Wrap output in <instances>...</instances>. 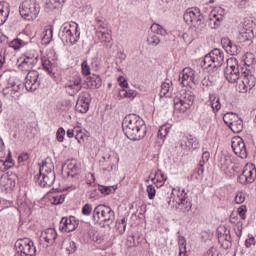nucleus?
I'll return each instance as SVG.
<instances>
[{
  "label": "nucleus",
  "instance_id": "f257e3e1",
  "mask_svg": "<svg viewBox=\"0 0 256 256\" xmlns=\"http://www.w3.org/2000/svg\"><path fill=\"white\" fill-rule=\"evenodd\" d=\"M124 134L131 141H141L147 135V127L143 118L136 114H128L122 122Z\"/></svg>",
  "mask_w": 256,
  "mask_h": 256
},
{
  "label": "nucleus",
  "instance_id": "f03ea898",
  "mask_svg": "<svg viewBox=\"0 0 256 256\" xmlns=\"http://www.w3.org/2000/svg\"><path fill=\"white\" fill-rule=\"evenodd\" d=\"M60 39L69 45H77L81 39V30L77 22H66L60 30Z\"/></svg>",
  "mask_w": 256,
  "mask_h": 256
},
{
  "label": "nucleus",
  "instance_id": "7ed1b4c3",
  "mask_svg": "<svg viewBox=\"0 0 256 256\" xmlns=\"http://www.w3.org/2000/svg\"><path fill=\"white\" fill-rule=\"evenodd\" d=\"M225 61V53L219 48L213 49L201 62V67L207 69L208 73L215 72Z\"/></svg>",
  "mask_w": 256,
  "mask_h": 256
},
{
  "label": "nucleus",
  "instance_id": "20e7f679",
  "mask_svg": "<svg viewBox=\"0 0 256 256\" xmlns=\"http://www.w3.org/2000/svg\"><path fill=\"white\" fill-rule=\"evenodd\" d=\"M194 101L195 95H193V92L180 90L173 99L175 113H186L191 109Z\"/></svg>",
  "mask_w": 256,
  "mask_h": 256
},
{
  "label": "nucleus",
  "instance_id": "39448f33",
  "mask_svg": "<svg viewBox=\"0 0 256 256\" xmlns=\"http://www.w3.org/2000/svg\"><path fill=\"white\" fill-rule=\"evenodd\" d=\"M255 85L256 78L253 70L247 67L242 68L240 80L236 85V91H238V93H247V91H251Z\"/></svg>",
  "mask_w": 256,
  "mask_h": 256
},
{
  "label": "nucleus",
  "instance_id": "423d86ee",
  "mask_svg": "<svg viewBox=\"0 0 256 256\" xmlns=\"http://www.w3.org/2000/svg\"><path fill=\"white\" fill-rule=\"evenodd\" d=\"M94 223H113L115 221V211L107 205L100 204L93 210Z\"/></svg>",
  "mask_w": 256,
  "mask_h": 256
},
{
  "label": "nucleus",
  "instance_id": "0eeeda50",
  "mask_svg": "<svg viewBox=\"0 0 256 256\" xmlns=\"http://www.w3.org/2000/svg\"><path fill=\"white\" fill-rule=\"evenodd\" d=\"M41 13V7L33 0H24L20 7V15L25 21H35Z\"/></svg>",
  "mask_w": 256,
  "mask_h": 256
},
{
  "label": "nucleus",
  "instance_id": "6e6552de",
  "mask_svg": "<svg viewBox=\"0 0 256 256\" xmlns=\"http://www.w3.org/2000/svg\"><path fill=\"white\" fill-rule=\"evenodd\" d=\"M205 16L201 13V9L197 7L188 8L184 12V21L187 25H191L194 29H201Z\"/></svg>",
  "mask_w": 256,
  "mask_h": 256
},
{
  "label": "nucleus",
  "instance_id": "1a4fd4ad",
  "mask_svg": "<svg viewBox=\"0 0 256 256\" xmlns=\"http://www.w3.org/2000/svg\"><path fill=\"white\" fill-rule=\"evenodd\" d=\"M224 77L229 83H237L240 80L239 61L235 57H231L226 61V68L224 70Z\"/></svg>",
  "mask_w": 256,
  "mask_h": 256
},
{
  "label": "nucleus",
  "instance_id": "9d476101",
  "mask_svg": "<svg viewBox=\"0 0 256 256\" xmlns=\"http://www.w3.org/2000/svg\"><path fill=\"white\" fill-rule=\"evenodd\" d=\"M15 249L20 256H35L37 248L33 240L29 238H20L15 242Z\"/></svg>",
  "mask_w": 256,
  "mask_h": 256
},
{
  "label": "nucleus",
  "instance_id": "9b49d317",
  "mask_svg": "<svg viewBox=\"0 0 256 256\" xmlns=\"http://www.w3.org/2000/svg\"><path fill=\"white\" fill-rule=\"evenodd\" d=\"M96 39L99 43H109L111 41V31L107 22L96 19Z\"/></svg>",
  "mask_w": 256,
  "mask_h": 256
},
{
  "label": "nucleus",
  "instance_id": "f8f14e48",
  "mask_svg": "<svg viewBox=\"0 0 256 256\" xmlns=\"http://www.w3.org/2000/svg\"><path fill=\"white\" fill-rule=\"evenodd\" d=\"M23 91V84L16 82H9L8 85L3 88L2 93L6 99L10 101H17L21 97Z\"/></svg>",
  "mask_w": 256,
  "mask_h": 256
},
{
  "label": "nucleus",
  "instance_id": "ddd939ff",
  "mask_svg": "<svg viewBox=\"0 0 256 256\" xmlns=\"http://www.w3.org/2000/svg\"><path fill=\"white\" fill-rule=\"evenodd\" d=\"M224 123L233 131V133H241L243 131V119L239 115L231 112L224 114Z\"/></svg>",
  "mask_w": 256,
  "mask_h": 256
},
{
  "label": "nucleus",
  "instance_id": "4468645a",
  "mask_svg": "<svg viewBox=\"0 0 256 256\" xmlns=\"http://www.w3.org/2000/svg\"><path fill=\"white\" fill-rule=\"evenodd\" d=\"M256 179V167L254 164H246L242 171V175L238 177L239 183L241 185H247L249 183H254Z\"/></svg>",
  "mask_w": 256,
  "mask_h": 256
},
{
  "label": "nucleus",
  "instance_id": "2eb2a0df",
  "mask_svg": "<svg viewBox=\"0 0 256 256\" xmlns=\"http://www.w3.org/2000/svg\"><path fill=\"white\" fill-rule=\"evenodd\" d=\"M179 81L182 87H189L191 83H197V72L191 67H186L182 70L179 76Z\"/></svg>",
  "mask_w": 256,
  "mask_h": 256
},
{
  "label": "nucleus",
  "instance_id": "dca6fc26",
  "mask_svg": "<svg viewBox=\"0 0 256 256\" xmlns=\"http://www.w3.org/2000/svg\"><path fill=\"white\" fill-rule=\"evenodd\" d=\"M15 174H4L0 177V191L2 193H11L15 189Z\"/></svg>",
  "mask_w": 256,
  "mask_h": 256
},
{
  "label": "nucleus",
  "instance_id": "f3484780",
  "mask_svg": "<svg viewBox=\"0 0 256 256\" xmlns=\"http://www.w3.org/2000/svg\"><path fill=\"white\" fill-rule=\"evenodd\" d=\"M41 82L39 81V72L36 70L29 71L26 75L25 88L27 91H37Z\"/></svg>",
  "mask_w": 256,
  "mask_h": 256
},
{
  "label": "nucleus",
  "instance_id": "a211bd4d",
  "mask_svg": "<svg viewBox=\"0 0 256 256\" xmlns=\"http://www.w3.org/2000/svg\"><path fill=\"white\" fill-rule=\"evenodd\" d=\"M179 145L182 151H195L199 149V139L193 135L183 136Z\"/></svg>",
  "mask_w": 256,
  "mask_h": 256
},
{
  "label": "nucleus",
  "instance_id": "6ab92c4d",
  "mask_svg": "<svg viewBox=\"0 0 256 256\" xmlns=\"http://www.w3.org/2000/svg\"><path fill=\"white\" fill-rule=\"evenodd\" d=\"M232 151L240 157V159H247V148L245 147V142L241 137H235L231 142Z\"/></svg>",
  "mask_w": 256,
  "mask_h": 256
},
{
  "label": "nucleus",
  "instance_id": "aec40b11",
  "mask_svg": "<svg viewBox=\"0 0 256 256\" xmlns=\"http://www.w3.org/2000/svg\"><path fill=\"white\" fill-rule=\"evenodd\" d=\"M218 243H220L222 249H230L233 239L231 238V231L225 227H220L217 231Z\"/></svg>",
  "mask_w": 256,
  "mask_h": 256
},
{
  "label": "nucleus",
  "instance_id": "412c9836",
  "mask_svg": "<svg viewBox=\"0 0 256 256\" xmlns=\"http://www.w3.org/2000/svg\"><path fill=\"white\" fill-rule=\"evenodd\" d=\"M89 103H91L89 93H80L75 106L76 111H78V113H87V111H89Z\"/></svg>",
  "mask_w": 256,
  "mask_h": 256
},
{
  "label": "nucleus",
  "instance_id": "4be33fe9",
  "mask_svg": "<svg viewBox=\"0 0 256 256\" xmlns=\"http://www.w3.org/2000/svg\"><path fill=\"white\" fill-rule=\"evenodd\" d=\"M60 230L64 233H71L77 229V221L75 217L71 216L69 218H62L60 221Z\"/></svg>",
  "mask_w": 256,
  "mask_h": 256
},
{
  "label": "nucleus",
  "instance_id": "5701e85b",
  "mask_svg": "<svg viewBox=\"0 0 256 256\" xmlns=\"http://www.w3.org/2000/svg\"><path fill=\"white\" fill-rule=\"evenodd\" d=\"M186 199H189V197H187V194L185 193V190H179L176 188L172 189V192L170 194V199L168 201V205L172 207H175V204L172 203H179L181 201H185Z\"/></svg>",
  "mask_w": 256,
  "mask_h": 256
},
{
  "label": "nucleus",
  "instance_id": "b1692460",
  "mask_svg": "<svg viewBox=\"0 0 256 256\" xmlns=\"http://www.w3.org/2000/svg\"><path fill=\"white\" fill-rule=\"evenodd\" d=\"M81 77L74 78L65 84V88L69 91L70 95H77L83 88Z\"/></svg>",
  "mask_w": 256,
  "mask_h": 256
},
{
  "label": "nucleus",
  "instance_id": "393cba45",
  "mask_svg": "<svg viewBox=\"0 0 256 256\" xmlns=\"http://www.w3.org/2000/svg\"><path fill=\"white\" fill-rule=\"evenodd\" d=\"M36 183L40 187H51L55 183V173L50 174H39L36 179Z\"/></svg>",
  "mask_w": 256,
  "mask_h": 256
},
{
  "label": "nucleus",
  "instance_id": "a878e982",
  "mask_svg": "<svg viewBox=\"0 0 256 256\" xmlns=\"http://www.w3.org/2000/svg\"><path fill=\"white\" fill-rule=\"evenodd\" d=\"M221 45L223 49H225L228 55H238L239 54V46L231 42L229 38H222Z\"/></svg>",
  "mask_w": 256,
  "mask_h": 256
},
{
  "label": "nucleus",
  "instance_id": "bb28decb",
  "mask_svg": "<svg viewBox=\"0 0 256 256\" xmlns=\"http://www.w3.org/2000/svg\"><path fill=\"white\" fill-rule=\"evenodd\" d=\"M9 13H11L9 4L5 1H0V26L5 25L7 19H9Z\"/></svg>",
  "mask_w": 256,
  "mask_h": 256
},
{
  "label": "nucleus",
  "instance_id": "cd10ccee",
  "mask_svg": "<svg viewBox=\"0 0 256 256\" xmlns=\"http://www.w3.org/2000/svg\"><path fill=\"white\" fill-rule=\"evenodd\" d=\"M41 174H51L55 173V164H53V160L51 158H46L42 165L40 166Z\"/></svg>",
  "mask_w": 256,
  "mask_h": 256
},
{
  "label": "nucleus",
  "instance_id": "c85d7f7f",
  "mask_svg": "<svg viewBox=\"0 0 256 256\" xmlns=\"http://www.w3.org/2000/svg\"><path fill=\"white\" fill-rule=\"evenodd\" d=\"M173 94V82L171 80H165L161 84L160 97H171Z\"/></svg>",
  "mask_w": 256,
  "mask_h": 256
},
{
  "label": "nucleus",
  "instance_id": "c756f323",
  "mask_svg": "<svg viewBox=\"0 0 256 256\" xmlns=\"http://www.w3.org/2000/svg\"><path fill=\"white\" fill-rule=\"evenodd\" d=\"M42 237L46 243L53 245V243H55V239H57V231L53 228H48L42 233Z\"/></svg>",
  "mask_w": 256,
  "mask_h": 256
},
{
  "label": "nucleus",
  "instance_id": "7c9ffc66",
  "mask_svg": "<svg viewBox=\"0 0 256 256\" xmlns=\"http://www.w3.org/2000/svg\"><path fill=\"white\" fill-rule=\"evenodd\" d=\"M42 67L44 71H47L49 75L55 72V67H57V62L55 60H49L48 58H42Z\"/></svg>",
  "mask_w": 256,
  "mask_h": 256
},
{
  "label": "nucleus",
  "instance_id": "2f4dec72",
  "mask_svg": "<svg viewBox=\"0 0 256 256\" xmlns=\"http://www.w3.org/2000/svg\"><path fill=\"white\" fill-rule=\"evenodd\" d=\"M152 181L154 182L156 187H163V185H165V181H167V175H165L163 171L158 170L155 173V177L152 178Z\"/></svg>",
  "mask_w": 256,
  "mask_h": 256
},
{
  "label": "nucleus",
  "instance_id": "473e14b6",
  "mask_svg": "<svg viewBox=\"0 0 256 256\" xmlns=\"http://www.w3.org/2000/svg\"><path fill=\"white\" fill-rule=\"evenodd\" d=\"M209 103L213 113H219V111L221 110V101L219 97L215 96V94H210Z\"/></svg>",
  "mask_w": 256,
  "mask_h": 256
},
{
  "label": "nucleus",
  "instance_id": "72a5a7b5",
  "mask_svg": "<svg viewBox=\"0 0 256 256\" xmlns=\"http://www.w3.org/2000/svg\"><path fill=\"white\" fill-rule=\"evenodd\" d=\"M62 3H65V0H45V9L46 11H55L61 7Z\"/></svg>",
  "mask_w": 256,
  "mask_h": 256
},
{
  "label": "nucleus",
  "instance_id": "f704fd0d",
  "mask_svg": "<svg viewBox=\"0 0 256 256\" xmlns=\"http://www.w3.org/2000/svg\"><path fill=\"white\" fill-rule=\"evenodd\" d=\"M24 59L33 65H37V63H39V52L36 50H30L26 52Z\"/></svg>",
  "mask_w": 256,
  "mask_h": 256
},
{
  "label": "nucleus",
  "instance_id": "c9c22d12",
  "mask_svg": "<svg viewBox=\"0 0 256 256\" xmlns=\"http://www.w3.org/2000/svg\"><path fill=\"white\" fill-rule=\"evenodd\" d=\"M177 209H180L182 213H189L191 211L193 204L191 203V200L187 198L186 200H182L181 202L177 203Z\"/></svg>",
  "mask_w": 256,
  "mask_h": 256
},
{
  "label": "nucleus",
  "instance_id": "e433bc0d",
  "mask_svg": "<svg viewBox=\"0 0 256 256\" xmlns=\"http://www.w3.org/2000/svg\"><path fill=\"white\" fill-rule=\"evenodd\" d=\"M52 40H53V28L48 27L44 29V31L42 32V43L44 45H49Z\"/></svg>",
  "mask_w": 256,
  "mask_h": 256
},
{
  "label": "nucleus",
  "instance_id": "4c0bfd02",
  "mask_svg": "<svg viewBox=\"0 0 256 256\" xmlns=\"http://www.w3.org/2000/svg\"><path fill=\"white\" fill-rule=\"evenodd\" d=\"M203 173H205V168H203V164H201V166L192 173L190 177L191 181H195L196 183L203 181Z\"/></svg>",
  "mask_w": 256,
  "mask_h": 256
},
{
  "label": "nucleus",
  "instance_id": "58836bf2",
  "mask_svg": "<svg viewBox=\"0 0 256 256\" xmlns=\"http://www.w3.org/2000/svg\"><path fill=\"white\" fill-rule=\"evenodd\" d=\"M178 245H179V256H186L187 255V241L185 237L179 236L178 237Z\"/></svg>",
  "mask_w": 256,
  "mask_h": 256
},
{
  "label": "nucleus",
  "instance_id": "ea45409f",
  "mask_svg": "<svg viewBox=\"0 0 256 256\" xmlns=\"http://www.w3.org/2000/svg\"><path fill=\"white\" fill-rule=\"evenodd\" d=\"M15 163H13V159L11 157L6 158V160H0V171L4 173V171H8V169H11Z\"/></svg>",
  "mask_w": 256,
  "mask_h": 256
},
{
  "label": "nucleus",
  "instance_id": "a19ab883",
  "mask_svg": "<svg viewBox=\"0 0 256 256\" xmlns=\"http://www.w3.org/2000/svg\"><path fill=\"white\" fill-rule=\"evenodd\" d=\"M81 169V165L77 164V162H71L68 164V175L70 177H75L77 173H79Z\"/></svg>",
  "mask_w": 256,
  "mask_h": 256
},
{
  "label": "nucleus",
  "instance_id": "79ce46f5",
  "mask_svg": "<svg viewBox=\"0 0 256 256\" xmlns=\"http://www.w3.org/2000/svg\"><path fill=\"white\" fill-rule=\"evenodd\" d=\"M88 85L91 87V89H100L102 85L101 77L99 76L90 77V79L88 80Z\"/></svg>",
  "mask_w": 256,
  "mask_h": 256
},
{
  "label": "nucleus",
  "instance_id": "37998d69",
  "mask_svg": "<svg viewBox=\"0 0 256 256\" xmlns=\"http://www.w3.org/2000/svg\"><path fill=\"white\" fill-rule=\"evenodd\" d=\"M9 45L15 51H19V49H22V47H25V45H27V42H25L19 38H16V39L12 40Z\"/></svg>",
  "mask_w": 256,
  "mask_h": 256
},
{
  "label": "nucleus",
  "instance_id": "c03bdc74",
  "mask_svg": "<svg viewBox=\"0 0 256 256\" xmlns=\"http://www.w3.org/2000/svg\"><path fill=\"white\" fill-rule=\"evenodd\" d=\"M151 31V33H154V35H161L162 37H165V35H167V30H165V28H163V26L159 24H153L151 26Z\"/></svg>",
  "mask_w": 256,
  "mask_h": 256
},
{
  "label": "nucleus",
  "instance_id": "a18cd8bd",
  "mask_svg": "<svg viewBox=\"0 0 256 256\" xmlns=\"http://www.w3.org/2000/svg\"><path fill=\"white\" fill-rule=\"evenodd\" d=\"M147 43L152 47H157V45L161 43V39L159 38V36H157V34L151 32L147 38Z\"/></svg>",
  "mask_w": 256,
  "mask_h": 256
},
{
  "label": "nucleus",
  "instance_id": "49530a36",
  "mask_svg": "<svg viewBox=\"0 0 256 256\" xmlns=\"http://www.w3.org/2000/svg\"><path fill=\"white\" fill-rule=\"evenodd\" d=\"M240 37H241L244 41H249V40L251 39V37H253V29L243 27V28L240 30Z\"/></svg>",
  "mask_w": 256,
  "mask_h": 256
},
{
  "label": "nucleus",
  "instance_id": "de8ad7c7",
  "mask_svg": "<svg viewBox=\"0 0 256 256\" xmlns=\"http://www.w3.org/2000/svg\"><path fill=\"white\" fill-rule=\"evenodd\" d=\"M33 67H35V64L26 59H23V61L18 65V69H20V71H31Z\"/></svg>",
  "mask_w": 256,
  "mask_h": 256
},
{
  "label": "nucleus",
  "instance_id": "09e8293b",
  "mask_svg": "<svg viewBox=\"0 0 256 256\" xmlns=\"http://www.w3.org/2000/svg\"><path fill=\"white\" fill-rule=\"evenodd\" d=\"M246 197H247V193L243 191H239L236 193L234 197V203H236V205H242V203H245Z\"/></svg>",
  "mask_w": 256,
  "mask_h": 256
},
{
  "label": "nucleus",
  "instance_id": "8fccbe9b",
  "mask_svg": "<svg viewBox=\"0 0 256 256\" xmlns=\"http://www.w3.org/2000/svg\"><path fill=\"white\" fill-rule=\"evenodd\" d=\"M50 202L52 203V205H61L62 203H65V195L57 194L55 196H52L50 198Z\"/></svg>",
  "mask_w": 256,
  "mask_h": 256
},
{
  "label": "nucleus",
  "instance_id": "3c124183",
  "mask_svg": "<svg viewBox=\"0 0 256 256\" xmlns=\"http://www.w3.org/2000/svg\"><path fill=\"white\" fill-rule=\"evenodd\" d=\"M116 227L119 233H125V229H127V218L123 217L122 219L118 220Z\"/></svg>",
  "mask_w": 256,
  "mask_h": 256
},
{
  "label": "nucleus",
  "instance_id": "603ef678",
  "mask_svg": "<svg viewBox=\"0 0 256 256\" xmlns=\"http://www.w3.org/2000/svg\"><path fill=\"white\" fill-rule=\"evenodd\" d=\"M137 96V92L134 90H125L122 89L120 91V97H125L126 99H133L134 97Z\"/></svg>",
  "mask_w": 256,
  "mask_h": 256
},
{
  "label": "nucleus",
  "instance_id": "864d4df0",
  "mask_svg": "<svg viewBox=\"0 0 256 256\" xmlns=\"http://www.w3.org/2000/svg\"><path fill=\"white\" fill-rule=\"evenodd\" d=\"M223 21V15H218L216 12L211 13V22L214 24V27H219Z\"/></svg>",
  "mask_w": 256,
  "mask_h": 256
},
{
  "label": "nucleus",
  "instance_id": "5fc2aeb1",
  "mask_svg": "<svg viewBox=\"0 0 256 256\" xmlns=\"http://www.w3.org/2000/svg\"><path fill=\"white\" fill-rule=\"evenodd\" d=\"M169 133H171V128L164 125L158 130V137L160 139H165V137L168 136Z\"/></svg>",
  "mask_w": 256,
  "mask_h": 256
},
{
  "label": "nucleus",
  "instance_id": "6e6d98bb",
  "mask_svg": "<svg viewBox=\"0 0 256 256\" xmlns=\"http://www.w3.org/2000/svg\"><path fill=\"white\" fill-rule=\"evenodd\" d=\"M93 205L90 203H86L83 207H82V215H84L85 217H89L91 214H93Z\"/></svg>",
  "mask_w": 256,
  "mask_h": 256
},
{
  "label": "nucleus",
  "instance_id": "4d7b16f0",
  "mask_svg": "<svg viewBox=\"0 0 256 256\" xmlns=\"http://www.w3.org/2000/svg\"><path fill=\"white\" fill-rule=\"evenodd\" d=\"M56 139H57L58 143H63V141L65 139V128H63V127L58 128V130L56 132Z\"/></svg>",
  "mask_w": 256,
  "mask_h": 256
},
{
  "label": "nucleus",
  "instance_id": "13d9d810",
  "mask_svg": "<svg viewBox=\"0 0 256 256\" xmlns=\"http://www.w3.org/2000/svg\"><path fill=\"white\" fill-rule=\"evenodd\" d=\"M146 191L148 193V198L150 200L155 199V195L157 194V190H155V186L148 185L147 188H146Z\"/></svg>",
  "mask_w": 256,
  "mask_h": 256
},
{
  "label": "nucleus",
  "instance_id": "bf43d9fd",
  "mask_svg": "<svg viewBox=\"0 0 256 256\" xmlns=\"http://www.w3.org/2000/svg\"><path fill=\"white\" fill-rule=\"evenodd\" d=\"M237 213H238L239 217H241L243 220H246L247 219V206L241 205L238 208Z\"/></svg>",
  "mask_w": 256,
  "mask_h": 256
},
{
  "label": "nucleus",
  "instance_id": "052dcab7",
  "mask_svg": "<svg viewBox=\"0 0 256 256\" xmlns=\"http://www.w3.org/2000/svg\"><path fill=\"white\" fill-rule=\"evenodd\" d=\"M234 231L238 237H241L243 235V222H237L234 226Z\"/></svg>",
  "mask_w": 256,
  "mask_h": 256
},
{
  "label": "nucleus",
  "instance_id": "680f3d73",
  "mask_svg": "<svg viewBox=\"0 0 256 256\" xmlns=\"http://www.w3.org/2000/svg\"><path fill=\"white\" fill-rule=\"evenodd\" d=\"M81 69H82V75H85L86 77L88 75H91V68L89 67V64L87 63V61H84L82 63Z\"/></svg>",
  "mask_w": 256,
  "mask_h": 256
},
{
  "label": "nucleus",
  "instance_id": "e2e57ef3",
  "mask_svg": "<svg viewBox=\"0 0 256 256\" xmlns=\"http://www.w3.org/2000/svg\"><path fill=\"white\" fill-rule=\"evenodd\" d=\"M245 246L249 249L255 246V237L251 234L248 235L247 239L245 240Z\"/></svg>",
  "mask_w": 256,
  "mask_h": 256
},
{
  "label": "nucleus",
  "instance_id": "0e129e2a",
  "mask_svg": "<svg viewBox=\"0 0 256 256\" xmlns=\"http://www.w3.org/2000/svg\"><path fill=\"white\" fill-rule=\"evenodd\" d=\"M11 205H13V202L7 201L0 197V211H3V209H7V207H11Z\"/></svg>",
  "mask_w": 256,
  "mask_h": 256
},
{
  "label": "nucleus",
  "instance_id": "69168bd1",
  "mask_svg": "<svg viewBox=\"0 0 256 256\" xmlns=\"http://www.w3.org/2000/svg\"><path fill=\"white\" fill-rule=\"evenodd\" d=\"M66 251H67L68 255H72V253H75V251H77V244H75L74 241H70L69 247L66 248Z\"/></svg>",
  "mask_w": 256,
  "mask_h": 256
},
{
  "label": "nucleus",
  "instance_id": "338daca9",
  "mask_svg": "<svg viewBox=\"0 0 256 256\" xmlns=\"http://www.w3.org/2000/svg\"><path fill=\"white\" fill-rule=\"evenodd\" d=\"M113 189V186H100L99 191L102 195H109Z\"/></svg>",
  "mask_w": 256,
  "mask_h": 256
},
{
  "label": "nucleus",
  "instance_id": "774afa93",
  "mask_svg": "<svg viewBox=\"0 0 256 256\" xmlns=\"http://www.w3.org/2000/svg\"><path fill=\"white\" fill-rule=\"evenodd\" d=\"M210 157H211V154L209 153V151H204L202 153V161H200V167H201V164L204 166L209 161Z\"/></svg>",
  "mask_w": 256,
  "mask_h": 256
}]
</instances>
